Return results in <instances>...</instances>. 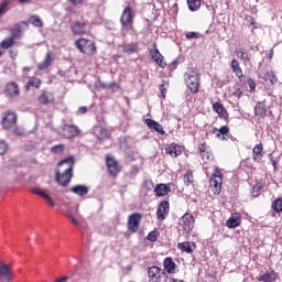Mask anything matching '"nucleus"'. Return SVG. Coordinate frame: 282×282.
Returning a JSON list of instances; mask_svg holds the SVG:
<instances>
[{"mask_svg": "<svg viewBox=\"0 0 282 282\" xmlns=\"http://www.w3.org/2000/svg\"><path fill=\"white\" fill-rule=\"evenodd\" d=\"M209 184L213 188V193L215 195H219V193H221V184H224V178L221 177V172L216 171V173L212 174Z\"/></svg>", "mask_w": 282, "mask_h": 282, "instance_id": "obj_7", "label": "nucleus"}, {"mask_svg": "<svg viewBox=\"0 0 282 282\" xmlns=\"http://www.w3.org/2000/svg\"><path fill=\"white\" fill-rule=\"evenodd\" d=\"M178 250H181V252H186L187 254H193V252H195L197 246L195 245V242H180L177 245Z\"/></svg>", "mask_w": 282, "mask_h": 282, "instance_id": "obj_18", "label": "nucleus"}, {"mask_svg": "<svg viewBox=\"0 0 282 282\" xmlns=\"http://www.w3.org/2000/svg\"><path fill=\"white\" fill-rule=\"evenodd\" d=\"M67 279H69V278L63 276V278L55 280L54 282H65V281H67Z\"/></svg>", "mask_w": 282, "mask_h": 282, "instance_id": "obj_60", "label": "nucleus"}, {"mask_svg": "<svg viewBox=\"0 0 282 282\" xmlns=\"http://www.w3.org/2000/svg\"><path fill=\"white\" fill-rule=\"evenodd\" d=\"M145 124L149 127V129H153V131L160 133V135H166V131H164V128L158 121L153 119H147Z\"/></svg>", "mask_w": 282, "mask_h": 282, "instance_id": "obj_17", "label": "nucleus"}, {"mask_svg": "<svg viewBox=\"0 0 282 282\" xmlns=\"http://www.w3.org/2000/svg\"><path fill=\"white\" fill-rule=\"evenodd\" d=\"M64 151H65L64 144H57V145L51 148V153L58 154V153H63Z\"/></svg>", "mask_w": 282, "mask_h": 282, "instance_id": "obj_43", "label": "nucleus"}, {"mask_svg": "<svg viewBox=\"0 0 282 282\" xmlns=\"http://www.w3.org/2000/svg\"><path fill=\"white\" fill-rule=\"evenodd\" d=\"M161 87H162L161 88V96H162V98H166V88H163L164 85H162Z\"/></svg>", "mask_w": 282, "mask_h": 282, "instance_id": "obj_58", "label": "nucleus"}, {"mask_svg": "<svg viewBox=\"0 0 282 282\" xmlns=\"http://www.w3.org/2000/svg\"><path fill=\"white\" fill-rule=\"evenodd\" d=\"M106 164L108 166V172L110 175H116L117 173H120V167L118 166V162L111 158L106 159Z\"/></svg>", "mask_w": 282, "mask_h": 282, "instance_id": "obj_22", "label": "nucleus"}, {"mask_svg": "<svg viewBox=\"0 0 282 282\" xmlns=\"http://www.w3.org/2000/svg\"><path fill=\"white\" fill-rule=\"evenodd\" d=\"M213 110L218 113L219 118H223V120H228V111L224 108L221 102L213 104Z\"/></svg>", "mask_w": 282, "mask_h": 282, "instance_id": "obj_21", "label": "nucleus"}, {"mask_svg": "<svg viewBox=\"0 0 282 282\" xmlns=\"http://www.w3.org/2000/svg\"><path fill=\"white\" fill-rule=\"evenodd\" d=\"M78 112L79 113H87V107H85V106L79 107Z\"/></svg>", "mask_w": 282, "mask_h": 282, "instance_id": "obj_56", "label": "nucleus"}, {"mask_svg": "<svg viewBox=\"0 0 282 282\" xmlns=\"http://www.w3.org/2000/svg\"><path fill=\"white\" fill-rule=\"evenodd\" d=\"M170 210H171V204H169V200L161 202L156 209L158 219L160 221H164Z\"/></svg>", "mask_w": 282, "mask_h": 282, "instance_id": "obj_11", "label": "nucleus"}, {"mask_svg": "<svg viewBox=\"0 0 282 282\" xmlns=\"http://www.w3.org/2000/svg\"><path fill=\"white\" fill-rule=\"evenodd\" d=\"M199 152L202 154V158H206V152H208V144L202 143L199 147Z\"/></svg>", "mask_w": 282, "mask_h": 282, "instance_id": "obj_47", "label": "nucleus"}, {"mask_svg": "<svg viewBox=\"0 0 282 282\" xmlns=\"http://www.w3.org/2000/svg\"><path fill=\"white\" fill-rule=\"evenodd\" d=\"M236 54H237L238 58H240V61H242V63L245 65H248V63H250V61H252V54H250V52H248L243 47L237 48Z\"/></svg>", "mask_w": 282, "mask_h": 282, "instance_id": "obj_16", "label": "nucleus"}, {"mask_svg": "<svg viewBox=\"0 0 282 282\" xmlns=\"http://www.w3.org/2000/svg\"><path fill=\"white\" fill-rule=\"evenodd\" d=\"M184 182L186 184V186H191V184H193V172L187 171L184 175Z\"/></svg>", "mask_w": 282, "mask_h": 282, "instance_id": "obj_42", "label": "nucleus"}, {"mask_svg": "<svg viewBox=\"0 0 282 282\" xmlns=\"http://www.w3.org/2000/svg\"><path fill=\"white\" fill-rule=\"evenodd\" d=\"M80 133V129L76 126L72 124H64L62 129V135L63 138L70 139L76 138Z\"/></svg>", "mask_w": 282, "mask_h": 282, "instance_id": "obj_12", "label": "nucleus"}, {"mask_svg": "<svg viewBox=\"0 0 282 282\" xmlns=\"http://www.w3.org/2000/svg\"><path fill=\"white\" fill-rule=\"evenodd\" d=\"M252 158H253L254 162H259V160H261V158H263V144L259 143V144L254 145V148L252 150Z\"/></svg>", "mask_w": 282, "mask_h": 282, "instance_id": "obj_28", "label": "nucleus"}, {"mask_svg": "<svg viewBox=\"0 0 282 282\" xmlns=\"http://www.w3.org/2000/svg\"><path fill=\"white\" fill-rule=\"evenodd\" d=\"M165 153L167 155H171V158H178V155H182V147L171 143L166 149Z\"/></svg>", "mask_w": 282, "mask_h": 282, "instance_id": "obj_19", "label": "nucleus"}, {"mask_svg": "<svg viewBox=\"0 0 282 282\" xmlns=\"http://www.w3.org/2000/svg\"><path fill=\"white\" fill-rule=\"evenodd\" d=\"M75 45L83 54H94L96 52V44L90 40L80 39L76 41Z\"/></svg>", "mask_w": 282, "mask_h": 282, "instance_id": "obj_5", "label": "nucleus"}, {"mask_svg": "<svg viewBox=\"0 0 282 282\" xmlns=\"http://www.w3.org/2000/svg\"><path fill=\"white\" fill-rule=\"evenodd\" d=\"M6 151H8V143H6L3 140H0V155H6Z\"/></svg>", "mask_w": 282, "mask_h": 282, "instance_id": "obj_48", "label": "nucleus"}, {"mask_svg": "<svg viewBox=\"0 0 282 282\" xmlns=\"http://www.w3.org/2000/svg\"><path fill=\"white\" fill-rule=\"evenodd\" d=\"M70 193L78 195V197H85L89 193V187L85 185H75L70 188Z\"/></svg>", "mask_w": 282, "mask_h": 282, "instance_id": "obj_25", "label": "nucleus"}, {"mask_svg": "<svg viewBox=\"0 0 282 282\" xmlns=\"http://www.w3.org/2000/svg\"><path fill=\"white\" fill-rule=\"evenodd\" d=\"M181 228L188 235L193 228H195V218L191 214H184L182 217Z\"/></svg>", "mask_w": 282, "mask_h": 282, "instance_id": "obj_10", "label": "nucleus"}, {"mask_svg": "<svg viewBox=\"0 0 282 282\" xmlns=\"http://www.w3.org/2000/svg\"><path fill=\"white\" fill-rule=\"evenodd\" d=\"M6 91H7V95L10 96L11 98H17V96H19L20 94L19 85H17V83L14 82H11L7 84Z\"/></svg>", "mask_w": 282, "mask_h": 282, "instance_id": "obj_23", "label": "nucleus"}, {"mask_svg": "<svg viewBox=\"0 0 282 282\" xmlns=\"http://www.w3.org/2000/svg\"><path fill=\"white\" fill-rule=\"evenodd\" d=\"M148 241H158V231L156 230H153V231H150L148 237H147Z\"/></svg>", "mask_w": 282, "mask_h": 282, "instance_id": "obj_45", "label": "nucleus"}, {"mask_svg": "<svg viewBox=\"0 0 282 282\" xmlns=\"http://www.w3.org/2000/svg\"><path fill=\"white\" fill-rule=\"evenodd\" d=\"M9 54H10L11 58L14 59V58H17V56H18L19 53H18L17 51H12V50H11V51H9Z\"/></svg>", "mask_w": 282, "mask_h": 282, "instance_id": "obj_54", "label": "nucleus"}, {"mask_svg": "<svg viewBox=\"0 0 282 282\" xmlns=\"http://www.w3.org/2000/svg\"><path fill=\"white\" fill-rule=\"evenodd\" d=\"M29 21L35 28H43V20L39 15H32Z\"/></svg>", "mask_w": 282, "mask_h": 282, "instance_id": "obj_36", "label": "nucleus"}, {"mask_svg": "<svg viewBox=\"0 0 282 282\" xmlns=\"http://www.w3.org/2000/svg\"><path fill=\"white\" fill-rule=\"evenodd\" d=\"M145 186H148V188H153V181H145Z\"/></svg>", "mask_w": 282, "mask_h": 282, "instance_id": "obj_59", "label": "nucleus"}, {"mask_svg": "<svg viewBox=\"0 0 282 282\" xmlns=\"http://www.w3.org/2000/svg\"><path fill=\"white\" fill-rule=\"evenodd\" d=\"M254 113L259 118H265L268 110L265 109V106H263V104H259L254 109Z\"/></svg>", "mask_w": 282, "mask_h": 282, "instance_id": "obj_34", "label": "nucleus"}, {"mask_svg": "<svg viewBox=\"0 0 282 282\" xmlns=\"http://www.w3.org/2000/svg\"><path fill=\"white\" fill-rule=\"evenodd\" d=\"M19 1V3H28V1H30V0H18Z\"/></svg>", "mask_w": 282, "mask_h": 282, "instance_id": "obj_62", "label": "nucleus"}, {"mask_svg": "<svg viewBox=\"0 0 282 282\" xmlns=\"http://www.w3.org/2000/svg\"><path fill=\"white\" fill-rule=\"evenodd\" d=\"M272 208L275 213H282V198L275 199L272 204Z\"/></svg>", "mask_w": 282, "mask_h": 282, "instance_id": "obj_40", "label": "nucleus"}, {"mask_svg": "<svg viewBox=\"0 0 282 282\" xmlns=\"http://www.w3.org/2000/svg\"><path fill=\"white\" fill-rule=\"evenodd\" d=\"M53 63H54V54L52 52H47L44 57V61L37 64V69L40 72H43V69H47V67H50V65H52Z\"/></svg>", "mask_w": 282, "mask_h": 282, "instance_id": "obj_15", "label": "nucleus"}, {"mask_svg": "<svg viewBox=\"0 0 282 282\" xmlns=\"http://www.w3.org/2000/svg\"><path fill=\"white\" fill-rule=\"evenodd\" d=\"M24 69L30 70V68H28V67H24Z\"/></svg>", "mask_w": 282, "mask_h": 282, "instance_id": "obj_64", "label": "nucleus"}, {"mask_svg": "<svg viewBox=\"0 0 282 282\" xmlns=\"http://www.w3.org/2000/svg\"><path fill=\"white\" fill-rule=\"evenodd\" d=\"M231 72L239 78L240 80L243 78V70L239 65V61L232 59L231 61Z\"/></svg>", "mask_w": 282, "mask_h": 282, "instance_id": "obj_27", "label": "nucleus"}, {"mask_svg": "<svg viewBox=\"0 0 282 282\" xmlns=\"http://www.w3.org/2000/svg\"><path fill=\"white\" fill-rule=\"evenodd\" d=\"M39 102L41 105H50V102H52V93H43L40 97H39Z\"/></svg>", "mask_w": 282, "mask_h": 282, "instance_id": "obj_33", "label": "nucleus"}, {"mask_svg": "<svg viewBox=\"0 0 282 282\" xmlns=\"http://www.w3.org/2000/svg\"><path fill=\"white\" fill-rule=\"evenodd\" d=\"M213 159V154L210 152H205V158H203V160H212Z\"/></svg>", "mask_w": 282, "mask_h": 282, "instance_id": "obj_55", "label": "nucleus"}, {"mask_svg": "<svg viewBox=\"0 0 282 282\" xmlns=\"http://www.w3.org/2000/svg\"><path fill=\"white\" fill-rule=\"evenodd\" d=\"M31 193H33V195H40V197H43V199H45V202H47V204L51 205L52 208L56 206V203H54V199H52L47 191H43L39 187H33L31 188Z\"/></svg>", "mask_w": 282, "mask_h": 282, "instance_id": "obj_13", "label": "nucleus"}, {"mask_svg": "<svg viewBox=\"0 0 282 282\" xmlns=\"http://www.w3.org/2000/svg\"><path fill=\"white\" fill-rule=\"evenodd\" d=\"M163 267L167 274H175L177 270V264H175L172 258H165L163 261Z\"/></svg>", "mask_w": 282, "mask_h": 282, "instance_id": "obj_20", "label": "nucleus"}, {"mask_svg": "<svg viewBox=\"0 0 282 282\" xmlns=\"http://www.w3.org/2000/svg\"><path fill=\"white\" fill-rule=\"evenodd\" d=\"M8 6H10V2H8V0H4L1 2L0 4V17H3V14H6V12H8Z\"/></svg>", "mask_w": 282, "mask_h": 282, "instance_id": "obj_44", "label": "nucleus"}, {"mask_svg": "<svg viewBox=\"0 0 282 282\" xmlns=\"http://www.w3.org/2000/svg\"><path fill=\"white\" fill-rule=\"evenodd\" d=\"M120 23L122 26V36H127L126 31L133 30V13H131V7H126L120 17Z\"/></svg>", "mask_w": 282, "mask_h": 282, "instance_id": "obj_3", "label": "nucleus"}, {"mask_svg": "<svg viewBox=\"0 0 282 282\" xmlns=\"http://www.w3.org/2000/svg\"><path fill=\"white\" fill-rule=\"evenodd\" d=\"M21 34H22V31H21V28H17V29H13L11 31V39L13 41H19V39H21Z\"/></svg>", "mask_w": 282, "mask_h": 282, "instance_id": "obj_41", "label": "nucleus"}, {"mask_svg": "<svg viewBox=\"0 0 282 282\" xmlns=\"http://www.w3.org/2000/svg\"><path fill=\"white\" fill-rule=\"evenodd\" d=\"M122 50L126 54H133L138 52V44L135 43L122 44Z\"/></svg>", "mask_w": 282, "mask_h": 282, "instance_id": "obj_30", "label": "nucleus"}, {"mask_svg": "<svg viewBox=\"0 0 282 282\" xmlns=\"http://www.w3.org/2000/svg\"><path fill=\"white\" fill-rule=\"evenodd\" d=\"M253 197H259V193L254 194V192H253Z\"/></svg>", "mask_w": 282, "mask_h": 282, "instance_id": "obj_63", "label": "nucleus"}, {"mask_svg": "<svg viewBox=\"0 0 282 282\" xmlns=\"http://www.w3.org/2000/svg\"><path fill=\"white\" fill-rule=\"evenodd\" d=\"M185 37H186L187 40H191V39H199V34H198L197 32L192 31V32H187V33L185 34Z\"/></svg>", "mask_w": 282, "mask_h": 282, "instance_id": "obj_50", "label": "nucleus"}, {"mask_svg": "<svg viewBox=\"0 0 282 282\" xmlns=\"http://www.w3.org/2000/svg\"><path fill=\"white\" fill-rule=\"evenodd\" d=\"M278 276H279V273H276V271H271L258 276L257 279L263 282H274L276 281Z\"/></svg>", "mask_w": 282, "mask_h": 282, "instance_id": "obj_26", "label": "nucleus"}, {"mask_svg": "<svg viewBox=\"0 0 282 282\" xmlns=\"http://www.w3.org/2000/svg\"><path fill=\"white\" fill-rule=\"evenodd\" d=\"M26 87H35L39 89L41 87V79L39 77H32L29 79Z\"/></svg>", "mask_w": 282, "mask_h": 282, "instance_id": "obj_38", "label": "nucleus"}, {"mask_svg": "<svg viewBox=\"0 0 282 282\" xmlns=\"http://www.w3.org/2000/svg\"><path fill=\"white\" fill-rule=\"evenodd\" d=\"M66 217H68V219L69 220H72V223L74 224V226H77V228H80V221H78L75 217H74V215H72V213H68L67 215H66Z\"/></svg>", "mask_w": 282, "mask_h": 282, "instance_id": "obj_49", "label": "nucleus"}, {"mask_svg": "<svg viewBox=\"0 0 282 282\" xmlns=\"http://www.w3.org/2000/svg\"><path fill=\"white\" fill-rule=\"evenodd\" d=\"M187 6L191 12H197L202 8V0H187Z\"/></svg>", "mask_w": 282, "mask_h": 282, "instance_id": "obj_31", "label": "nucleus"}, {"mask_svg": "<svg viewBox=\"0 0 282 282\" xmlns=\"http://www.w3.org/2000/svg\"><path fill=\"white\" fill-rule=\"evenodd\" d=\"M150 56L159 67L162 69L166 68V62H164V55L160 53V50H158V44L154 42L152 44V48L150 50Z\"/></svg>", "mask_w": 282, "mask_h": 282, "instance_id": "obj_6", "label": "nucleus"}, {"mask_svg": "<svg viewBox=\"0 0 282 282\" xmlns=\"http://www.w3.org/2000/svg\"><path fill=\"white\" fill-rule=\"evenodd\" d=\"M1 124L2 128L6 129L7 131L9 129H12L14 124H17V113L14 112H4L2 119H1Z\"/></svg>", "mask_w": 282, "mask_h": 282, "instance_id": "obj_9", "label": "nucleus"}, {"mask_svg": "<svg viewBox=\"0 0 282 282\" xmlns=\"http://www.w3.org/2000/svg\"><path fill=\"white\" fill-rule=\"evenodd\" d=\"M177 65H180V62L177 59H174L171 64L167 65L170 72H174V69H177Z\"/></svg>", "mask_w": 282, "mask_h": 282, "instance_id": "obj_51", "label": "nucleus"}, {"mask_svg": "<svg viewBox=\"0 0 282 282\" xmlns=\"http://www.w3.org/2000/svg\"><path fill=\"white\" fill-rule=\"evenodd\" d=\"M169 282H180L178 279H175V278H170V281Z\"/></svg>", "mask_w": 282, "mask_h": 282, "instance_id": "obj_61", "label": "nucleus"}, {"mask_svg": "<svg viewBox=\"0 0 282 282\" xmlns=\"http://www.w3.org/2000/svg\"><path fill=\"white\" fill-rule=\"evenodd\" d=\"M185 82L191 94H197L199 91V73L197 68H189L185 73Z\"/></svg>", "mask_w": 282, "mask_h": 282, "instance_id": "obj_1", "label": "nucleus"}, {"mask_svg": "<svg viewBox=\"0 0 282 282\" xmlns=\"http://www.w3.org/2000/svg\"><path fill=\"white\" fill-rule=\"evenodd\" d=\"M271 162H272V166H273L274 171H276V169H279V162H276L273 159H271Z\"/></svg>", "mask_w": 282, "mask_h": 282, "instance_id": "obj_57", "label": "nucleus"}, {"mask_svg": "<svg viewBox=\"0 0 282 282\" xmlns=\"http://www.w3.org/2000/svg\"><path fill=\"white\" fill-rule=\"evenodd\" d=\"M232 96H235L236 98H241V96H243V91L241 89H237V91H235Z\"/></svg>", "mask_w": 282, "mask_h": 282, "instance_id": "obj_52", "label": "nucleus"}, {"mask_svg": "<svg viewBox=\"0 0 282 282\" xmlns=\"http://www.w3.org/2000/svg\"><path fill=\"white\" fill-rule=\"evenodd\" d=\"M247 84L250 88L251 94L254 91V89H257V84L254 83V79H252L251 77H248L247 79Z\"/></svg>", "mask_w": 282, "mask_h": 282, "instance_id": "obj_46", "label": "nucleus"}, {"mask_svg": "<svg viewBox=\"0 0 282 282\" xmlns=\"http://www.w3.org/2000/svg\"><path fill=\"white\" fill-rule=\"evenodd\" d=\"M10 267L6 263L0 264V280L4 279L6 281H10L11 276Z\"/></svg>", "mask_w": 282, "mask_h": 282, "instance_id": "obj_29", "label": "nucleus"}, {"mask_svg": "<svg viewBox=\"0 0 282 282\" xmlns=\"http://www.w3.org/2000/svg\"><path fill=\"white\" fill-rule=\"evenodd\" d=\"M68 160H70V162H72V171H74V158H72V156H68V158L62 160V161L59 162V166H58L57 171L65 172V170L67 169V164H68V163H64V164H63V162H67Z\"/></svg>", "mask_w": 282, "mask_h": 282, "instance_id": "obj_35", "label": "nucleus"}, {"mask_svg": "<svg viewBox=\"0 0 282 282\" xmlns=\"http://www.w3.org/2000/svg\"><path fill=\"white\" fill-rule=\"evenodd\" d=\"M162 274H164V272H162V269L159 267H150L148 270L150 282H160Z\"/></svg>", "mask_w": 282, "mask_h": 282, "instance_id": "obj_14", "label": "nucleus"}, {"mask_svg": "<svg viewBox=\"0 0 282 282\" xmlns=\"http://www.w3.org/2000/svg\"><path fill=\"white\" fill-rule=\"evenodd\" d=\"M62 164H67L65 172L56 171V182L59 186H67L72 182V160L64 161Z\"/></svg>", "mask_w": 282, "mask_h": 282, "instance_id": "obj_2", "label": "nucleus"}, {"mask_svg": "<svg viewBox=\"0 0 282 282\" xmlns=\"http://www.w3.org/2000/svg\"><path fill=\"white\" fill-rule=\"evenodd\" d=\"M171 192V187L166 184H158L154 188V193L156 197H164L165 195H169Z\"/></svg>", "mask_w": 282, "mask_h": 282, "instance_id": "obj_24", "label": "nucleus"}, {"mask_svg": "<svg viewBox=\"0 0 282 282\" xmlns=\"http://www.w3.org/2000/svg\"><path fill=\"white\" fill-rule=\"evenodd\" d=\"M140 221H142V214L134 213L128 217V230L135 232L140 228Z\"/></svg>", "mask_w": 282, "mask_h": 282, "instance_id": "obj_8", "label": "nucleus"}, {"mask_svg": "<svg viewBox=\"0 0 282 282\" xmlns=\"http://www.w3.org/2000/svg\"><path fill=\"white\" fill-rule=\"evenodd\" d=\"M216 131L219 132L217 134V138H219V135H227L228 131H230V128H228V126H223L220 129L213 128V133H215Z\"/></svg>", "mask_w": 282, "mask_h": 282, "instance_id": "obj_39", "label": "nucleus"}, {"mask_svg": "<svg viewBox=\"0 0 282 282\" xmlns=\"http://www.w3.org/2000/svg\"><path fill=\"white\" fill-rule=\"evenodd\" d=\"M70 32L75 36H83L85 34H89V23L77 20L70 24Z\"/></svg>", "mask_w": 282, "mask_h": 282, "instance_id": "obj_4", "label": "nucleus"}, {"mask_svg": "<svg viewBox=\"0 0 282 282\" xmlns=\"http://www.w3.org/2000/svg\"><path fill=\"white\" fill-rule=\"evenodd\" d=\"M13 45L14 40H12V37H7L0 43V47H2V50H10Z\"/></svg>", "mask_w": 282, "mask_h": 282, "instance_id": "obj_37", "label": "nucleus"}, {"mask_svg": "<svg viewBox=\"0 0 282 282\" xmlns=\"http://www.w3.org/2000/svg\"><path fill=\"white\" fill-rule=\"evenodd\" d=\"M239 224H241V218H239L237 216H231L227 220L226 226H227V228H237L239 226Z\"/></svg>", "mask_w": 282, "mask_h": 282, "instance_id": "obj_32", "label": "nucleus"}, {"mask_svg": "<svg viewBox=\"0 0 282 282\" xmlns=\"http://www.w3.org/2000/svg\"><path fill=\"white\" fill-rule=\"evenodd\" d=\"M73 6H79V3H83L85 0H68Z\"/></svg>", "mask_w": 282, "mask_h": 282, "instance_id": "obj_53", "label": "nucleus"}]
</instances>
